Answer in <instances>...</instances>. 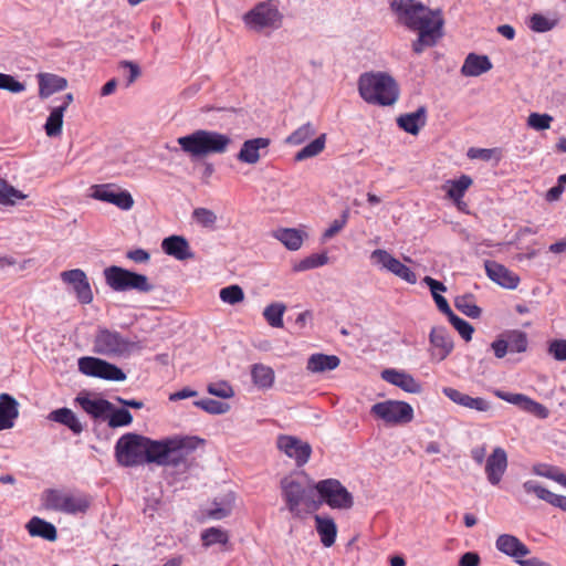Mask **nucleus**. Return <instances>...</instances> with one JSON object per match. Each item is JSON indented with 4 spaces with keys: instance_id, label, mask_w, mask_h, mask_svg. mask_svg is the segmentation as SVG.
Listing matches in <instances>:
<instances>
[{
    "instance_id": "nucleus-1",
    "label": "nucleus",
    "mask_w": 566,
    "mask_h": 566,
    "mask_svg": "<svg viewBox=\"0 0 566 566\" xmlns=\"http://www.w3.org/2000/svg\"><path fill=\"white\" fill-rule=\"evenodd\" d=\"M145 462L159 465L178 467L186 462L187 455L201 442L196 437L154 441L146 438Z\"/></svg>"
},
{
    "instance_id": "nucleus-40",
    "label": "nucleus",
    "mask_w": 566,
    "mask_h": 566,
    "mask_svg": "<svg viewBox=\"0 0 566 566\" xmlns=\"http://www.w3.org/2000/svg\"><path fill=\"white\" fill-rule=\"evenodd\" d=\"M27 195L10 185L4 178H0V205L15 206L18 201L24 200Z\"/></svg>"
},
{
    "instance_id": "nucleus-11",
    "label": "nucleus",
    "mask_w": 566,
    "mask_h": 566,
    "mask_svg": "<svg viewBox=\"0 0 566 566\" xmlns=\"http://www.w3.org/2000/svg\"><path fill=\"white\" fill-rule=\"evenodd\" d=\"M283 15L279 9L269 2H261L243 15L248 28L256 32L276 30L282 25Z\"/></svg>"
},
{
    "instance_id": "nucleus-28",
    "label": "nucleus",
    "mask_w": 566,
    "mask_h": 566,
    "mask_svg": "<svg viewBox=\"0 0 566 566\" xmlns=\"http://www.w3.org/2000/svg\"><path fill=\"white\" fill-rule=\"evenodd\" d=\"M427 123V108L420 106L412 113L402 114L397 118L399 128L411 135H417Z\"/></svg>"
},
{
    "instance_id": "nucleus-53",
    "label": "nucleus",
    "mask_w": 566,
    "mask_h": 566,
    "mask_svg": "<svg viewBox=\"0 0 566 566\" xmlns=\"http://www.w3.org/2000/svg\"><path fill=\"white\" fill-rule=\"evenodd\" d=\"M553 116L549 114L531 113L527 117V126L534 130L542 132L551 128Z\"/></svg>"
},
{
    "instance_id": "nucleus-50",
    "label": "nucleus",
    "mask_w": 566,
    "mask_h": 566,
    "mask_svg": "<svg viewBox=\"0 0 566 566\" xmlns=\"http://www.w3.org/2000/svg\"><path fill=\"white\" fill-rule=\"evenodd\" d=\"M557 24V20L548 19L543 14L534 13L530 18L528 27L532 31L537 33H544L551 31Z\"/></svg>"
},
{
    "instance_id": "nucleus-20",
    "label": "nucleus",
    "mask_w": 566,
    "mask_h": 566,
    "mask_svg": "<svg viewBox=\"0 0 566 566\" xmlns=\"http://www.w3.org/2000/svg\"><path fill=\"white\" fill-rule=\"evenodd\" d=\"M484 269L488 277L504 289L514 290L520 283L518 275L495 261L486 260Z\"/></svg>"
},
{
    "instance_id": "nucleus-54",
    "label": "nucleus",
    "mask_w": 566,
    "mask_h": 566,
    "mask_svg": "<svg viewBox=\"0 0 566 566\" xmlns=\"http://www.w3.org/2000/svg\"><path fill=\"white\" fill-rule=\"evenodd\" d=\"M389 272L400 277L401 280L406 281L407 283H417L416 273L410 268L401 263L398 259L394 260Z\"/></svg>"
},
{
    "instance_id": "nucleus-2",
    "label": "nucleus",
    "mask_w": 566,
    "mask_h": 566,
    "mask_svg": "<svg viewBox=\"0 0 566 566\" xmlns=\"http://www.w3.org/2000/svg\"><path fill=\"white\" fill-rule=\"evenodd\" d=\"M280 486L285 507L293 517L304 518L305 514L319 507V502L315 499L314 483L311 481L285 476Z\"/></svg>"
},
{
    "instance_id": "nucleus-55",
    "label": "nucleus",
    "mask_w": 566,
    "mask_h": 566,
    "mask_svg": "<svg viewBox=\"0 0 566 566\" xmlns=\"http://www.w3.org/2000/svg\"><path fill=\"white\" fill-rule=\"evenodd\" d=\"M395 259L396 258L394 255L384 249H376L370 253V261L373 264L378 266L380 270H386L388 272Z\"/></svg>"
},
{
    "instance_id": "nucleus-63",
    "label": "nucleus",
    "mask_w": 566,
    "mask_h": 566,
    "mask_svg": "<svg viewBox=\"0 0 566 566\" xmlns=\"http://www.w3.org/2000/svg\"><path fill=\"white\" fill-rule=\"evenodd\" d=\"M119 70H128V75L126 80V87H129L140 75L139 66L130 61H120L118 64Z\"/></svg>"
},
{
    "instance_id": "nucleus-37",
    "label": "nucleus",
    "mask_w": 566,
    "mask_h": 566,
    "mask_svg": "<svg viewBox=\"0 0 566 566\" xmlns=\"http://www.w3.org/2000/svg\"><path fill=\"white\" fill-rule=\"evenodd\" d=\"M251 377H252L253 384L261 389L271 388L274 382L273 369L263 364H254L252 366Z\"/></svg>"
},
{
    "instance_id": "nucleus-52",
    "label": "nucleus",
    "mask_w": 566,
    "mask_h": 566,
    "mask_svg": "<svg viewBox=\"0 0 566 566\" xmlns=\"http://www.w3.org/2000/svg\"><path fill=\"white\" fill-rule=\"evenodd\" d=\"M109 413L108 417V426L111 428H118V427H125L129 426L133 421V416L127 409H115L113 407V410Z\"/></svg>"
},
{
    "instance_id": "nucleus-33",
    "label": "nucleus",
    "mask_w": 566,
    "mask_h": 566,
    "mask_svg": "<svg viewBox=\"0 0 566 566\" xmlns=\"http://www.w3.org/2000/svg\"><path fill=\"white\" fill-rule=\"evenodd\" d=\"M25 527L32 537H41L50 542L55 541L57 537L55 526L38 516H33Z\"/></svg>"
},
{
    "instance_id": "nucleus-24",
    "label": "nucleus",
    "mask_w": 566,
    "mask_h": 566,
    "mask_svg": "<svg viewBox=\"0 0 566 566\" xmlns=\"http://www.w3.org/2000/svg\"><path fill=\"white\" fill-rule=\"evenodd\" d=\"M234 504L235 493L228 491L213 499L211 507L207 510L206 514L209 518L214 521L223 520L232 513Z\"/></svg>"
},
{
    "instance_id": "nucleus-22",
    "label": "nucleus",
    "mask_w": 566,
    "mask_h": 566,
    "mask_svg": "<svg viewBox=\"0 0 566 566\" xmlns=\"http://www.w3.org/2000/svg\"><path fill=\"white\" fill-rule=\"evenodd\" d=\"M442 394L452 402L468 409L485 412L491 408V405L486 399L481 397H471L452 387H443Z\"/></svg>"
},
{
    "instance_id": "nucleus-19",
    "label": "nucleus",
    "mask_w": 566,
    "mask_h": 566,
    "mask_svg": "<svg viewBox=\"0 0 566 566\" xmlns=\"http://www.w3.org/2000/svg\"><path fill=\"white\" fill-rule=\"evenodd\" d=\"M381 378L390 385H394L409 394H420L422 391L421 384L409 373L395 368L384 369Z\"/></svg>"
},
{
    "instance_id": "nucleus-13",
    "label": "nucleus",
    "mask_w": 566,
    "mask_h": 566,
    "mask_svg": "<svg viewBox=\"0 0 566 566\" xmlns=\"http://www.w3.org/2000/svg\"><path fill=\"white\" fill-rule=\"evenodd\" d=\"M78 370L86 376L111 381H124L126 374L116 365L93 356L81 357L77 361Z\"/></svg>"
},
{
    "instance_id": "nucleus-64",
    "label": "nucleus",
    "mask_w": 566,
    "mask_h": 566,
    "mask_svg": "<svg viewBox=\"0 0 566 566\" xmlns=\"http://www.w3.org/2000/svg\"><path fill=\"white\" fill-rule=\"evenodd\" d=\"M491 349L499 359L504 358L510 353L502 333L491 343Z\"/></svg>"
},
{
    "instance_id": "nucleus-21",
    "label": "nucleus",
    "mask_w": 566,
    "mask_h": 566,
    "mask_svg": "<svg viewBox=\"0 0 566 566\" xmlns=\"http://www.w3.org/2000/svg\"><path fill=\"white\" fill-rule=\"evenodd\" d=\"M495 547L501 553L512 557L518 565L523 557L530 554V548L516 536L502 534L495 541Z\"/></svg>"
},
{
    "instance_id": "nucleus-36",
    "label": "nucleus",
    "mask_w": 566,
    "mask_h": 566,
    "mask_svg": "<svg viewBox=\"0 0 566 566\" xmlns=\"http://www.w3.org/2000/svg\"><path fill=\"white\" fill-rule=\"evenodd\" d=\"M273 237L282 242L291 251H296L302 247L304 233L297 229L282 228L273 231Z\"/></svg>"
},
{
    "instance_id": "nucleus-59",
    "label": "nucleus",
    "mask_w": 566,
    "mask_h": 566,
    "mask_svg": "<svg viewBox=\"0 0 566 566\" xmlns=\"http://www.w3.org/2000/svg\"><path fill=\"white\" fill-rule=\"evenodd\" d=\"M532 472L535 475L543 476L557 482V479L562 470L558 467L551 465L547 463H536L533 465Z\"/></svg>"
},
{
    "instance_id": "nucleus-31",
    "label": "nucleus",
    "mask_w": 566,
    "mask_h": 566,
    "mask_svg": "<svg viewBox=\"0 0 566 566\" xmlns=\"http://www.w3.org/2000/svg\"><path fill=\"white\" fill-rule=\"evenodd\" d=\"M492 69V63L486 55L470 53L467 55L461 67V74L464 76H480Z\"/></svg>"
},
{
    "instance_id": "nucleus-10",
    "label": "nucleus",
    "mask_w": 566,
    "mask_h": 566,
    "mask_svg": "<svg viewBox=\"0 0 566 566\" xmlns=\"http://www.w3.org/2000/svg\"><path fill=\"white\" fill-rule=\"evenodd\" d=\"M315 492L319 499L316 500L327 504L331 509L348 510L354 504L353 495L336 479H326L314 483Z\"/></svg>"
},
{
    "instance_id": "nucleus-46",
    "label": "nucleus",
    "mask_w": 566,
    "mask_h": 566,
    "mask_svg": "<svg viewBox=\"0 0 566 566\" xmlns=\"http://www.w3.org/2000/svg\"><path fill=\"white\" fill-rule=\"evenodd\" d=\"M201 541L203 546L209 547L214 544H227L229 535L220 527H209L201 533Z\"/></svg>"
},
{
    "instance_id": "nucleus-12",
    "label": "nucleus",
    "mask_w": 566,
    "mask_h": 566,
    "mask_svg": "<svg viewBox=\"0 0 566 566\" xmlns=\"http://www.w3.org/2000/svg\"><path fill=\"white\" fill-rule=\"evenodd\" d=\"M370 413L386 424H406L413 419L411 405L400 400H386L371 406Z\"/></svg>"
},
{
    "instance_id": "nucleus-17",
    "label": "nucleus",
    "mask_w": 566,
    "mask_h": 566,
    "mask_svg": "<svg viewBox=\"0 0 566 566\" xmlns=\"http://www.w3.org/2000/svg\"><path fill=\"white\" fill-rule=\"evenodd\" d=\"M430 357L434 361L444 360L453 350V340L446 327H432L429 334Z\"/></svg>"
},
{
    "instance_id": "nucleus-27",
    "label": "nucleus",
    "mask_w": 566,
    "mask_h": 566,
    "mask_svg": "<svg viewBox=\"0 0 566 566\" xmlns=\"http://www.w3.org/2000/svg\"><path fill=\"white\" fill-rule=\"evenodd\" d=\"M444 21H438L434 25L416 30L418 39L412 43V50L419 54L426 46H433L443 35L442 28Z\"/></svg>"
},
{
    "instance_id": "nucleus-51",
    "label": "nucleus",
    "mask_w": 566,
    "mask_h": 566,
    "mask_svg": "<svg viewBox=\"0 0 566 566\" xmlns=\"http://www.w3.org/2000/svg\"><path fill=\"white\" fill-rule=\"evenodd\" d=\"M219 297L223 303L234 305L243 301L244 293L239 285H229L220 290Z\"/></svg>"
},
{
    "instance_id": "nucleus-41",
    "label": "nucleus",
    "mask_w": 566,
    "mask_h": 566,
    "mask_svg": "<svg viewBox=\"0 0 566 566\" xmlns=\"http://www.w3.org/2000/svg\"><path fill=\"white\" fill-rule=\"evenodd\" d=\"M63 107H53L44 124V130L48 137H57L62 134Z\"/></svg>"
},
{
    "instance_id": "nucleus-8",
    "label": "nucleus",
    "mask_w": 566,
    "mask_h": 566,
    "mask_svg": "<svg viewBox=\"0 0 566 566\" xmlns=\"http://www.w3.org/2000/svg\"><path fill=\"white\" fill-rule=\"evenodd\" d=\"M146 437L128 432L115 444V458L119 465L133 468L145 463Z\"/></svg>"
},
{
    "instance_id": "nucleus-3",
    "label": "nucleus",
    "mask_w": 566,
    "mask_h": 566,
    "mask_svg": "<svg viewBox=\"0 0 566 566\" xmlns=\"http://www.w3.org/2000/svg\"><path fill=\"white\" fill-rule=\"evenodd\" d=\"M358 92L366 103L379 106H390L399 97L397 82L384 72L361 74L358 78Z\"/></svg>"
},
{
    "instance_id": "nucleus-39",
    "label": "nucleus",
    "mask_w": 566,
    "mask_h": 566,
    "mask_svg": "<svg viewBox=\"0 0 566 566\" xmlns=\"http://www.w3.org/2000/svg\"><path fill=\"white\" fill-rule=\"evenodd\" d=\"M507 344L510 353H524L528 346V339L525 332L518 329H509L502 333Z\"/></svg>"
},
{
    "instance_id": "nucleus-6",
    "label": "nucleus",
    "mask_w": 566,
    "mask_h": 566,
    "mask_svg": "<svg viewBox=\"0 0 566 566\" xmlns=\"http://www.w3.org/2000/svg\"><path fill=\"white\" fill-rule=\"evenodd\" d=\"M136 348V342L104 326L97 327L92 340V352L111 359L128 357Z\"/></svg>"
},
{
    "instance_id": "nucleus-15",
    "label": "nucleus",
    "mask_w": 566,
    "mask_h": 566,
    "mask_svg": "<svg viewBox=\"0 0 566 566\" xmlns=\"http://www.w3.org/2000/svg\"><path fill=\"white\" fill-rule=\"evenodd\" d=\"M277 449L286 457L293 459L297 467L307 463L312 447L294 436L281 434L276 439Z\"/></svg>"
},
{
    "instance_id": "nucleus-35",
    "label": "nucleus",
    "mask_w": 566,
    "mask_h": 566,
    "mask_svg": "<svg viewBox=\"0 0 566 566\" xmlns=\"http://www.w3.org/2000/svg\"><path fill=\"white\" fill-rule=\"evenodd\" d=\"M48 419L66 426L75 434H80L83 431V426L76 415L66 407L51 411Z\"/></svg>"
},
{
    "instance_id": "nucleus-30",
    "label": "nucleus",
    "mask_w": 566,
    "mask_h": 566,
    "mask_svg": "<svg viewBox=\"0 0 566 566\" xmlns=\"http://www.w3.org/2000/svg\"><path fill=\"white\" fill-rule=\"evenodd\" d=\"M315 530L319 536L321 543L325 547H331L335 544L337 536V526L335 521L329 516L315 515Z\"/></svg>"
},
{
    "instance_id": "nucleus-38",
    "label": "nucleus",
    "mask_w": 566,
    "mask_h": 566,
    "mask_svg": "<svg viewBox=\"0 0 566 566\" xmlns=\"http://www.w3.org/2000/svg\"><path fill=\"white\" fill-rule=\"evenodd\" d=\"M472 185L471 177L467 175H462L460 178L454 180H448L443 189L446 190L448 197L453 201H459L464 196L468 188Z\"/></svg>"
},
{
    "instance_id": "nucleus-25",
    "label": "nucleus",
    "mask_w": 566,
    "mask_h": 566,
    "mask_svg": "<svg viewBox=\"0 0 566 566\" xmlns=\"http://www.w3.org/2000/svg\"><path fill=\"white\" fill-rule=\"evenodd\" d=\"M161 249L166 254L174 256L179 261L193 258V253L188 241L181 235H170L165 238L161 242Z\"/></svg>"
},
{
    "instance_id": "nucleus-58",
    "label": "nucleus",
    "mask_w": 566,
    "mask_h": 566,
    "mask_svg": "<svg viewBox=\"0 0 566 566\" xmlns=\"http://www.w3.org/2000/svg\"><path fill=\"white\" fill-rule=\"evenodd\" d=\"M449 322L452 324V326L458 331V333L465 342L472 339L474 328L470 323H468L467 321H464L463 318L459 317L455 314L449 317Z\"/></svg>"
},
{
    "instance_id": "nucleus-5",
    "label": "nucleus",
    "mask_w": 566,
    "mask_h": 566,
    "mask_svg": "<svg viewBox=\"0 0 566 566\" xmlns=\"http://www.w3.org/2000/svg\"><path fill=\"white\" fill-rule=\"evenodd\" d=\"M390 8L398 21L412 31L444 21L440 10H431L416 0H391Z\"/></svg>"
},
{
    "instance_id": "nucleus-49",
    "label": "nucleus",
    "mask_w": 566,
    "mask_h": 566,
    "mask_svg": "<svg viewBox=\"0 0 566 566\" xmlns=\"http://www.w3.org/2000/svg\"><path fill=\"white\" fill-rule=\"evenodd\" d=\"M192 219L200 224L201 227L209 229V230H216V223L218 220L217 214L207 208H196L192 211Z\"/></svg>"
},
{
    "instance_id": "nucleus-57",
    "label": "nucleus",
    "mask_w": 566,
    "mask_h": 566,
    "mask_svg": "<svg viewBox=\"0 0 566 566\" xmlns=\"http://www.w3.org/2000/svg\"><path fill=\"white\" fill-rule=\"evenodd\" d=\"M0 90L19 94L25 91V84L18 81L13 75L0 72Z\"/></svg>"
},
{
    "instance_id": "nucleus-14",
    "label": "nucleus",
    "mask_w": 566,
    "mask_h": 566,
    "mask_svg": "<svg viewBox=\"0 0 566 566\" xmlns=\"http://www.w3.org/2000/svg\"><path fill=\"white\" fill-rule=\"evenodd\" d=\"M90 191L91 198L112 203L123 211H128L134 206V198L130 192L122 189L116 184L93 185Z\"/></svg>"
},
{
    "instance_id": "nucleus-47",
    "label": "nucleus",
    "mask_w": 566,
    "mask_h": 566,
    "mask_svg": "<svg viewBox=\"0 0 566 566\" xmlns=\"http://www.w3.org/2000/svg\"><path fill=\"white\" fill-rule=\"evenodd\" d=\"M328 262V256L325 252L313 253L294 265V271L303 272L325 265Z\"/></svg>"
},
{
    "instance_id": "nucleus-43",
    "label": "nucleus",
    "mask_w": 566,
    "mask_h": 566,
    "mask_svg": "<svg viewBox=\"0 0 566 566\" xmlns=\"http://www.w3.org/2000/svg\"><path fill=\"white\" fill-rule=\"evenodd\" d=\"M454 305L461 313L471 318H479L482 314V310L475 304L472 294L458 296Z\"/></svg>"
},
{
    "instance_id": "nucleus-45",
    "label": "nucleus",
    "mask_w": 566,
    "mask_h": 566,
    "mask_svg": "<svg viewBox=\"0 0 566 566\" xmlns=\"http://www.w3.org/2000/svg\"><path fill=\"white\" fill-rule=\"evenodd\" d=\"M286 307L282 303H272L263 311V316L272 327H283V315Z\"/></svg>"
},
{
    "instance_id": "nucleus-29",
    "label": "nucleus",
    "mask_w": 566,
    "mask_h": 566,
    "mask_svg": "<svg viewBox=\"0 0 566 566\" xmlns=\"http://www.w3.org/2000/svg\"><path fill=\"white\" fill-rule=\"evenodd\" d=\"M39 96L40 98H48L56 92H61L66 88V78L52 73H39Z\"/></svg>"
},
{
    "instance_id": "nucleus-4",
    "label": "nucleus",
    "mask_w": 566,
    "mask_h": 566,
    "mask_svg": "<svg viewBox=\"0 0 566 566\" xmlns=\"http://www.w3.org/2000/svg\"><path fill=\"white\" fill-rule=\"evenodd\" d=\"M177 143L191 158H202L210 154H224L231 144V138L216 130L198 129L178 137Z\"/></svg>"
},
{
    "instance_id": "nucleus-23",
    "label": "nucleus",
    "mask_w": 566,
    "mask_h": 566,
    "mask_svg": "<svg viewBox=\"0 0 566 566\" xmlns=\"http://www.w3.org/2000/svg\"><path fill=\"white\" fill-rule=\"evenodd\" d=\"M270 145L269 138L258 137L243 143L237 158L239 161L254 165L261 158V150H266Z\"/></svg>"
},
{
    "instance_id": "nucleus-26",
    "label": "nucleus",
    "mask_w": 566,
    "mask_h": 566,
    "mask_svg": "<svg viewBox=\"0 0 566 566\" xmlns=\"http://www.w3.org/2000/svg\"><path fill=\"white\" fill-rule=\"evenodd\" d=\"M19 417V403L9 394L0 395V431L14 427Z\"/></svg>"
},
{
    "instance_id": "nucleus-62",
    "label": "nucleus",
    "mask_w": 566,
    "mask_h": 566,
    "mask_svg": "<svg viewBox=\"0 0 566 566\" xmlns=\"http://www.w3.org/2000/svg\"><path fill=\"white\" fill-rule=\"evenodd\" d=\"M547 353L558 361L566 360V339H553L548 343Z\"/></svg>"
},
{
    "instance_id": "nucleus-16",
    "label": "nucleus",
    "mask_w": 566,
    "mask_h": 566,
    "mask_svg": "<svg viewBox=\"0 0 566 566\" xmlns=\"http://www.w3.org/2000/svg\"><path fill=\"white\" fill-rule=\"evenodd\" d=\"M61 280L70 285L82 304H90L93 301V292L85 272L81 269L63 271Z\"/></svg>"
},
{
    "instance_id": "nucleus-44",
    "label": "nucleus",
    "mask_w": 566,
    "mask_h": 566,
    "mask_svg": "<svg viewBox=\"0 0 566 566\" xmlns=\"http://www.w3.org/2000/svg\"><path fill=\"white\" fill-rule=\"evenodd\" d=\"M315 134H316L315 126L311 122H307V123L303 124L302 126H300L298 128H296L293 133H291L286 137L285 143L287 145L298 146V145H302L303 143H305L311 137H313Z\"/></svg>"
},
{
    "instance_id": "nucleus-61",
    "label": "nucleus",
    "mask_w": 566,
    "mask_h": 566,
    "mask_svg": "<svg viewBox=\"0 0 566 566\" xmlns=\"http://www.w3.org/2000/svg\"><path fill=\"white\" fill-rule=\"evenodd\" d=\"M526 494H534L537 499L547 501L551 491L542 486L537 481L527 480L522 484Z\"/></svg>"
},
{
    "instance_id": "nucleus-9",
    "label": "nucleus",
    "mask_w": 566,
    "mask_h": 566,
    "mask_svg": "<svg viewBox=\"0 0 566 566\" xmlns=\"http://www.w3.org/2000/svg\"><path fill=\"white\" fill-rule=\"evenodd\" d=\"M43 505L48 510L75 515L88 510L90 500L86 495L52 489L44 492Z\"/></svg>"
},
{
    "instance_id": "nucleus-18",
    "label": "nucleus",
    "mask_w": 566,
    "mask_h": 566,
    "mask_svg": "<svg viewBox=\"0 0 566 566\" xmlns=\"http://www.w3.org/2000/svg\"><path fill=\"white\" fill-rule=\"evenodd\" d=\"M507 469L506 451L496 447L485 460V474L490 484L497 485Z\"/></svg>"
},
{
    "instance_id": "nucleus-60",
    "label": "nucleus",
    "mask_w": 566,
    "mask_h": 566,
    "mask_svg": "<svg viewBox=\"0 0 566 566\" xmlns=\"http://www.w3.org/2000/svg\"><path fill=\"white\" fill-rule=\"evenodd\" d=\"M495 396L506 402L517 406L523 411H525V407L527 406V402L530 400V397H527L523 394H512V392H506V391H502V390H496Z\"/></svg>"
},
{
    "instance_id": "nucleus-34",
    "label": "nucleus",
    "mask_w": 566,
    "mask_h": 566,
    "mask_svg": "<svg viewBox=\"0 0 566 566\" xmlns=\"http://www.w3.org/2000/svg\"><path fill=\"white\" fill-rule=\"evenodd\" d=\"M340 359L336 355L313 354L307 359L306 368L311 373H324L336 369Z\"/></svg>"
},
{
    "instance_id": "nucleus-56",
    "label": "nucleus",
    "mask_w": 566,
    "mask_h": 566,
    "mask_svg": "<svg viewBox=\"0 0 566 566\" xmlns=\"http://www.w3.org/2000/svg\"><path fill=\"white\" fill-rule=\"evenodd\" d=\"M207 391L210 395L222 398V399H229L234 396V390H233L232 386L226 380L210 382L207 386Z\"/></svg>"
},
{
    "instance_id": "nucleus-48",
    "label": "nucleus",
    "mask_w": 566,
    "mask_h": 566,
    "mask_svg": "<svg viewBox=\"0 0 566 566\" xmlns=\"http://www.w3.org/2000/svg\"><path fill=\"white\" fill-rule=\"evenodd\" d=\"M193 405L210 415H223L230 410V406L227 402L218 401L211 398L196 400L193 401Z\"/></svg>"
},
{
    "instance_id": "nucleus-42",
    "label": "nucleus",
    "mask_w": 566,
    "mask_h": 566,
    "mask_svg": "<svg viewBox=\"0 0 566 566\" xmlns=\"http://www.w3.org/2000/svg\"><path fill=\"white\" fill-rule=\"evenodd\" d=\"M326 145V134H321L317 136L314 140L305 145L302 149H300L296 154L294 159L296 161H303L305 159L315 157L319 155Z\"/></svg>"
},
{
    "instance_id": "nucleus-32",
    "label": "nucleus",
    "mask_w": 566,
    "mask_h": 566,
    "mask_svg": "<svg viewBox=\"0 0 566 566\" xmlns=\"http://www.w3.org/2000/svg\"><path fill=\"white\" fill-rule=\"evenodd\" d=\"M76 401L93 418H103L113 410V403L102 398L77 397Z\"/></svg>"
},
{
    "instance_id": "nucleus-7",
    "label": "nucleus",
    "mask_w": 566,
    "mask_h": 566,
    "mask_svg": "<svg viewBox=\"0 0 566 566\" xmlns=\"http://www.w3.org/2000/svg\"><path fill=\"white\" fill-rule=\"evenodd\" d=\"M103 275L107 286L115 292L134 290L139 293H149L154 290V285L146 275L117 265H111L104 269Z\"/></svg>"
}]
</instances>
